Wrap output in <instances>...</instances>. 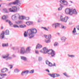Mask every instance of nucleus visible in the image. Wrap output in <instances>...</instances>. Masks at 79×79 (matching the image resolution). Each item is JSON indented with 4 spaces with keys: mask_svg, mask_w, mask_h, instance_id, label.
Here are the masks:
<instances>
[{
    "mask_svg": "<svg viewBox=\"0 0 79 79\" xmlns=\"http://www.w3.org/2000/svg\"><path fill=\"white\" fill-rule=\"evenodd\" d=\"M42 47V46L41 45V44H38L36 46V49H37V48H41Z\"/></svg>",
    "mask_w": 79,
    "mask_h": 79,
    "instance_id": "obj_20",
    "label": "nucleus"
},
{
    "mask_svg": "<svg viewBox=\"0 0 79 79\" xmlns=\"http://www.w3.org/2000/svg\"><path fill=\"white\" fill-rule=\"evenodd\" d=\"M51 41L50 40H45V42L46 43H50Z\"/></svg>",
    "mask_w": 79,
    "mask_h": 79,
    "instance_id": "obj_35",
    "label": "nucleus"
},
{
    "mask_svg": "<svg viewBox=\"0 0 79 79\" xmlns=\"http://www.w3.org/2000/svg\"><path fill=\"white\" fill-rule=\"evenodd\" d=\"M39 61H42V58L41 57H38Z\"/></svg>",
    "mask_w": 79,
    "mask_h": 79,
    "instance_id": "obj_41",
    "label": "nucleus"
},
{
    "mask_svg": "<svg viewBox=\"0 0 79 79\" xmlns=\"http://www.w3.org/2000/svg\"><path fill=\"white\" fill-rule=\"evenodd\" d=\"M2 46L3 47H8V43L6 44H2Z\"/></svg>",
    "mask_w": 79,
    "mask_h": 79,
    "instance_id": "obj_24",
    "label": "nucleus"
},
{
    "mask_svg": "<svg viewBox=\"0 0 79 79\" xmlns=\"http://www.w3.org/2000/svg\"><path fill=\"white\" fill-rule=\"evenodd\" d=\"M8 21V20H6V22H7V21Z\"/></svg>",
    "mask_w": 79,
    "mask_h": 79,
    "instance_id": "obj_63",
    "label": "nucleus"
},
{
    "mask_svg": "<svg viewBox=\"0 0 79 79\" xmlns=\"http://www.w3.org/2000/svg\"><path fill=\"white\" fill-rule=\"evenodd\" d=\"M48 75H49V76L51 77H53V78H55L56 77H59V76H60V74L57 73H48Z\"/></svg>",
    "mask_w": 79,
    "mask_h": 79,
    "instance_id": "obj_7",
    "label": "nucleus"
},
{
    "mask_svg": "<svg viewBox=\"0 0 79 79\" xmlns=\"http://www.w3.org/2000/svg\"><path fill=\"white\" fill-rule=\"evenodd\" d=\"M48 39H51L52 38V35H48Z\"/></svg>",
    "mask_w": 79,
    "mask_h": 79,
    "instance_id": "obj_44",
    "label": "nucleus"
},
{
    "mask_svg": "<svg viewBox=\"0 0 79 79\" xmlns=\"http://www.w3.org/2000/svg\"><path fill=\"white\" fill-rule=\"evenodd\" d=\"M12 11H13V13H16L17 12V10H18V8L16 6H13L12 7Z\"/></svg>",
    "mask_w": 79,
    "mask_h": 79,
    "instance_id": "obj_14",
    "label": "nucleus"
},
{
    "mask_svg": "<svg viewBox=\"0 0 79 79\" xmlns=\"http://www.w3.org/2000/svg\"><path fill=\"white\" fill-rule=\"evenodd\" d=\"M10 56V54L7 53L5 55H2V57L3 59H6V61L12 60L13 57L11 56Z\"/></svg>",
    "mask_w": 79,
    "mask_h": 79,
    "instance_id": "obj_5",
    "label": "nucleus"
},
{
    "mask_svg": "<svg viewBox=\"0 0 79 79\" xmlns=\"http://www.w3.org/2000/svg\"><path fill=\"white\" fill-rule=\"evenodd\" d=\"M16 5L17 7H19L21 6V1L19 0H16L15 2H10L9 4V5Z\"/></svg>",
    "mask_w": 79,
    "mask_h": 79,
    "instance_id": "obj_4",
    "label": "nucleus"
},
{
    "mask_svg": "<svg viewBox=\"0 0 79 79\" xmlns=\"http://www.w3.org/2000/svg\"><path fill=\"white\" fill-rule=\"evenodd\" d=\"M25 19L26 20H29V17H25Z\"/></svg>",
    "mask_w": 79,
    "mask_h": 79,
    "instance_id": "obj_51",
    "label": "nucleus"
},
{
    "mask_svg": "<svg viewBox=\"0 0 79 79\" xmlns=\"http://www.w3.org/2000/svg\"><path fill=\"white\" fill-rule=\"evenodd\" d=\"M42 28H43V29H44L45 30V31H48V29H47V28H46V27H42Z\"/></svg>",
    "mask_w": 79,
    "mask_h": 79,
    "instance_id": "obj_43",
    "label": "nucleus"
},
{
    "mask_svg": "<svg viewBox=\"0 0 79 79\" xmlns=\"http://www.w3.org/2000/svg\"><path fill=\"white\" fill-rule=\"evenodd\" d=\"M8 70L7 69L4 68L2 69H1V73H5V72H6V71H7Z\"/></svg>",
    "mask_w": 79,
    "mask_h": 79,
    "instance_id": "obj_18",
    "label": "nucleus"
},
{
    "mask_svg": "<svg viewBox=\"0 0 79 79\" xmlns=\"http://www.w3.org/2000/svg\"><path fill=\"white\" fill-rule=\"evenodd\" d=\"M55 23H53L52 25V26L53 27H55Z\"/></svg>",
    "mask_w": 79,
    "mask_h": 79,
    "instance_id": "obj_49",
    "label": "nucleus"
},
{
    "mask_svg": "<svg viewBox=\"0 0 79 79\" xmlns=\"http://www.w3.org/2000/svg\"><path fill=\"white\" fill-rule=\"evenodd\" d=\"M3 11H4L5 13H8V10H7L6 8H4L3 9Z\"/></svg>",
    "mask_w": 79,
    "mask_h": 79,
    "instance_id": "obj_27",
    "label": "nucleus"
},
{
    "mask_svg": "<svg viewBox=\"0 0 79 79\" xmlns=\"http://www.w3.org/2000/svg\"><path fill=\"white\" fill-rule=\"evenodd\" d=\"M44 36L46 38V39H48V36H47V35H44Z\"/></svg>",
    "mask_w": 79,
    "mask_h": 79,
    "instance_id": "obj_52",
    "label": "nucleus"
},
{
    "mask_svg": "<svg viewBox=\"0 0 79 79\" xmlns=\"http://www.w3.org/2000/svg\"><path fill=\"white\" fill-rule=\"evenodd\" d=\"M61 27L62 29H65L66 28V27H65L63 25L61 26Z\"/></svg>",
    "mask_w": 79,
    "mask_h": 79,
    "instance_id": "obj_47",
    "label": "nucleus"
},
{
    "mask_svg": "<svg viewBox=\"0 0 79 79\" xmlns=\"http://www.w3.org/2000/svg\"><path fill=\"white\" fill-rule=\"evenodd\" d=\"M23 71L25 73L26 76L27 74H28L29 73V70H26L24 71Z\"/></svg>",
    "mask_w": 79,
    "mask_h": 79,
    "instance_id": "obj_29",
    "label": "nucleus"
},
{
    "mask_svg": "<svg viewBox=\"0 0 79 79\" xmlns=\"http://www.w3.org/2000/svg\"><path fill=\"white\" fill-rule=\"evenodd\" d=\"M2 0H0V2H2Z\"/></svg>",
    "mask_w": 79,
    "mask_h": 79,
    "instance_id": "obj_64",
    "label": "nucleus"
},
{
    "mask_svg": "<svg viewBox=\"0 0 79 79\" xmlns=\"http://www.w3.org/2000/svg\"><path fill=\"white\" fill-rule=\"evenodd\" d=\"M27 33L30 39H31V38L34 37L35 35L34 33H32L31 31H29V30L27 31Z\"/></svg>",
    "mask_w": 79,
    "mask_h": 79,
    "instance_id": "obj_9",
    "label": "nucleus"
},
{
    "mask_svg": "<svg viewBox=\"0 0 79 79\" xmlns=\"http://www.w3.org/2000/svg\"><path fill=\"white\" fill-rule=\"evenodd\" d=\"M20 27L21 28H24V27H26V25H21L20 26Z\"/></svg>",
    "mask_w": 79,
    "mask_h": 79,
    "instance_id": "obj_37",
    "label": "nucleus"
},
{
    "mask_svg": "<svg viewBox=\"0 0 79 79\" xmlns=\"http://www.w3.org/2000/svg\"><path fill=\"white\" fill-rule=\"evenodd\" d=\"M14 72L16 73L19 72V70L17 69H16L14 70Z\"/></svg>",
    "mask_w": 79,
    "mask_h": 79,
    "instance_id": "obj_30",
    "label": "nucleus"
},
{
    "mask_svg": "<svg viewBox=\"0 0 79 79\" xmlns=\"http://www.w3.org/2000/svg\"><path fill=\"white\" fill-rule=\"evenodd\" d=\"M2 75H3V76H6V74H2Z\"/></svg>",
    "mask_w": 79,
    "mask_h": 79,
    "instance_id": "obj_58",
    "label": "nucleus"
},
{
    "mask_svg": "<svg viewBox=\"0 0 79 79\" xmlns=\"http://www.w3.org/2000/svg\"><path fill=\"white\" fill-rule=\"evenodd\" d=\"M77 28L78 31H79V25L77 27Z\"/></svg>",
    "mask_w": 79,
    "mask_h": 79,
    "instance_id": "obj_53",
    "label": "nucleus"
},
{
    "mask_svg": "<svg viewBox=\"0 0 79 79\" xmlns=\"http://www.w3.org/2000/svg\"><path fill=\"white\" fill-rule=\"evenodd\" d=\"M12 56L13 57H14V58H15V57H16V56L15 55V54H13V55H12Z\"/></svg>",
    "mask_w": 79,
    "mask_h": 79,
    "instance_id": "obj_54",
    "label": "nucleus"
},
{
    "mask_svg": "<svg viewBox=\"0 0 79 79\" xmlns=\"http://www.w3.org/2000/svg\"><path fill=\"white\" fill-rule=\"evenodd\" d=\"M38 23H40V21H39V20H38Z\"/></svg>",
    "mask_w": 79,
    "mask_h": 79,
    "instance_id": "obj_61",
    "label": "nucleus"
},
{
    "mask_svg": "<svg viewBox=\"0 0 79 79\" xmlns=\"http://www.w3.org/2000/svg\"><path fill=\"white\" fill-rule=\"evenodd\" d=\"M50 63V62L48 61V60H46V63L47 64H49Z\"/></svg>",
    "mask_w": 79,
    "mask_h": 79,
    "instance_id": "obj_48",
    "label": "nucleus"
},
{
    "mask_svg": "<svg viewBox=\"0 0 79 79\" xmlns=\"http://www.w3.org/2000/svg\"><path fill=\"white\" fill-rule=\"evenodd\" d=\"M4 33L6 35H10V31L8 30H6L4 32Z\"/></svg>",
    "mask_w": 79,
    "mask_h": 79,
    "instance_id": "obj_16",
    "label": "nucleus"
},
{
    "mask_svg": "<svg viewBox=\"0 0 79 79\" xmlns=\"http://www.w3.org/2000/svg\"><path fill=\"white\" fill-rule=\"evenodd\" d=\"M9 10L10 12H11L12 13H13V9L11 8H10L9 9Z\"/></svg>",
    "mask_w": 79,
    "mask_h": 79,
    "instance_id": "obj_38",
    "label": "nucleus"
},
{
    "mask_svg": "<svg viewBox=\"0 0 79 79\" xmlns=\"http://www.w3.org/2000/svg\"><path fill=\"white\" fill-rule=\"evenodd\" d=\"M20 53L21 54H24L25 53H26V49H25V48H24L22 47L21 48Z\"/></svg>",
    "mask_w": 79,
    "mask_h": 79,
    "instance_id": "obj_13",
    "label": "nucleus"
},
{
    "mask_svg": "<svg viewBox=\"0 0 79 79\" xmlns=\"http://www.w3.org/2000/svg\"><path fill=\"white\" fill-rule=\"evenodd\" d=\"M65 13L66 14H68L70 15H72L73 14H74V15L77 14V12L76 11V9H74L73 10L71 9L68 8H67L65 9Z\"/></svg>",
    "mask_w": 79,
    "mask_h": 79,
    "instance_id": "obj_3",
    "label": "nucleus"
},
{
    "mask_svg": "<svg viewBox=\"0 0 79 79\" xmlns=\"http://www.w3.org/2000/svg\"><path fill=\"white\" fill-rule=\"evenodd\" d=\"M73 35H78L79 33H77L76 32V28H74L73 30Z\"/></svg>",
    "mask_w": 79,
    "mask_h": 79,
    "instance_id": "obj_17",
    "label": "nucleus"
},
{
    "mask_svg": "<svg viewBox=\"0 0 79 79\" xmlns=\"http://www.w3.org/2000/svg\"><path fill=\"white\" fill-rule=\"evenodd\" d=\"M9 66H10V69H12V68H13V66L11 64L9 65Z\"/></svg>",
    "mask_w": 79,
    "mask_h": 79,
    "instance_id": "obj_45",
    "label": "nucleus"
},
{
    "mask_svg": "<svg viewBox=\"0 0 79 79\" xmlns=\"http://www.w3.org/2000/svg\"><path fill=\"white\" fill-rule=\"evenodd\" d=\"M21 60H23L25 61H26L27 60V58L24 56H21Z\"/></svg>",
    "mask_w": 79,
    "mask_h": 79,
    "instance_id": "obj_19",
    "label": "nucleus"
},
{
    "mask_svg": "<svg viewBox=\"0 0 79 79\" xmlns=\"http://www.w3.org/2000/svg\"><path fill=\"white\" fill-rule=\"evenodd\" d=\"M12 49H13V50H15V47H13L12 48Z\"/></svg>",
    "mask_w": 79,
    "mask_h": 79,
    "instance_id": "obj_60",
    "label": "nucleus"
},
{
    "mask_svg": "<svg viewBox=\"0 0 79 79\" xmlns=\"http://www.w3.org/2000/svg\"><path fill=\"white\" fill-rule=\"evenodd\" d=\"M3 29V27H1V29Z\"/></svg>",
    "mask_w": 79,
    "mask_h": 79,
    "instance_id": "obj_59",
    "label": "nucleus"
},
{
    "mask_svg": "<svg viewBox=\"0 0 79 79\" xmlns=\"http://www.w3.org/2000/svg\"><path fill=\"white\" fill-rule=\"evenodd\" d=\"M68 19V17H65L64 18H63V16H60V21L62 22H64L65 23H66Z\"/></svg>",
    "mask_w": 79,
    "mask_h": 79,
    "instance_id": "obj_8",
    "label": "nucleus"
},
{
    "mask_svg": "<svg viewBox=\"0 0 79 79\" xmlns=\"http://www.w3.org/2000/svg\"><path fill=\"white\" fill-rule=\"evenodd\" d=\"M32 23H33V22L30 21L27 22L26 23V24H27V25H28V26H29V25H31V24H32Z\"/></svg>",
    "mask_w": 79,
    "mask_h": 79,
    "instance_id": "obj_25",
    "label": "nucleus"
},
{
    "mask_svg": "<svg viewBox=\"0 0 79 79\" xmlns=\"http://www.w3.org/2000/svg\"><path fill=\"white\" fill-rule=\"evenodd\" d=\"M2 78H3V75L0 74V79H2Z\"/></svg>",
    "mask_w": 79,
    "mask_h": 79,
    "instance_id": "obj_40",
    "label": "nucleus"
},
{
    "mask_svg": "<svg viewBox=\"0 0 79 79\" xmlns=\"http://www.w3.org/2000/svg\"><path fill=\"white\" fill-rule=\"evenodd\" d=\"M11 18L13 21H16L18 19H25L26 17L24 16H21L19 14H15L12 16Z\"/></svg>",
    "mask_w": 79,
    "mask_h": 79,
    "instance_id": "obj_1",
    "label": "nucleus"
},
{
    "mask_svg": "<svg viewBox=\"0 0 79 79\" xmlns=\"http://www.w3.org/2000/svg\"><path fill=\"white\" fill-rule=\"evenodd\" d=\"M46 71H47V72H48V73H50V71H49V70H48V69H46Z\"/></svg>",
    "mask_w": 79,
    "mask_h": 79,
    "instance_id": "obj_56",
    "label": "nucleus"
},
{
    "mask_svg": "<svg viewBox=\"0 0 79 79\" xmlns=\"http://www.w3.org/2000/svg\"><path fill=\"white\" fill-rule=\"evenodd\" d=\"M34 73V70L32 69L31 70H30L29 72L30 74H33Z\"/></svg>",
    "mask_w": 79,
    "mask_h": 79,
    "instance_id": "obj_33",
    "label": "nucleus"
},
{
    "mask_svg": "<svg viewBox=\"0 0 79 79\" xmlns=\"http://www.w3.org/2000/svg\"><path fill=\"white\" fill-rule=\"evenodd\" d=\"M63 74L65 76H66V77H69V76L67 75V73H66L65 72L64 73H63Z\"/></svg>",
    "mask_w": 79,
    "mask_h": 79,
    "instance_id": "obj_32",
    "label": "nucleus"
},
{
    "mask_svg": "<svg viewBox=\"0 0 79 79\" xmlns=\"http://www.w3.org/2000/svg\"><path fill=\"white\" fill-rule=\"evenodd\" d=\"M53 66H55V67H56V64L54 63V64H53Z\"/></svg>",
    "mask_w": 79,
    "mask_h": 79,
    "instance_id": "obj_55",
    "label": "nucleus"
},
{
    "mask_svg": "<svg viewBox=\"0 0 79 79\" xmlns=\"http://www.w3.org/2000/svg\"><path fill=\"white\" fill-rule=\"evenodd\" d=\"M35 53L36 54H39V51L37 50H36L35 51Z\"/></svg>",
    "mask_w": 79,
    "mask_h": 79,
    "instance_id": "obj_50",
    "label": "nucleus"
},
{
    "mask_svg": "<svg viewBox=\"0 0 79 79\" xmlns=\"http://www.w3.org/2000/svg\"><path fill=\"white\" fill-rule=\"evenodd\" d=\"M48 53L49 55H51V56L52 57H54L55 56V52L52 49L48 50Z\"/></svg>",
    "mask_w": 79,
    "mask_h": 79,
    "instance_id": "obj_6",
    "label": "nucleus"
},
{
    "mask_svg": "<svg viewBox=\"0 0 79 79\" xmlns=\"http://www.w3.org/2000/svg\"><path fill=\"white\" fill-rule=\"evenodd\" d=\"M31 47L30 46L27 47L26 48V53H30L31 51Z\"/></svg>",
    "mask_w": 79,
    "mask_h": 79,
    "instance_id": "obj_12",
    "label": "nucleus"
},
{
    "mask_svg": "<svg viewBox=\"0 0 79 79\" xmlns=\"http://www.w3.org/2000/svg\"><path fill=\"white\" fill-rule=\"evenodd\" d=\"M13 27H17L18 28H19V27L17 25H14Z\"/></svg>",
    "mask_w": 79,
    "mask_h": 79,
    "instance_id": "obj_42",
    "label": "nucleus"
},
{
    "mask_svg": "<svg viewBox=\"0 0 79 79\" xmlns=\"http://www.w3.org/2000/svg\"><path fill=\"white\" fill-rule=\"evenodd\" d=\"M8 23L10 26H12L13 25V23L11 22L9 20L8 21Z\"/></svg>",
    "mask_w": 79,
    "mask_h": 79,
    "instance_id": "obj_36",
    "label": "nucleus"
},
{
    "mask_svg": "<svg viewBox=\"0 0 79 79\" xmlns=\"http://www.w3.org/2000/svg\"><path fill=\"white\" fill-rule=\"evenodd\" d=\"M68 56L69 58H73L75 57V55H70V54H68Z\"/></svg>",
    "mask_w": 79,
    "mask_h": 79,
    "instance_id": "obj_23",
    "label": "nucleus"
},
{
    "mask_svg": "<svg viewBox=\"0 0 79 79\" xmlns=\"http://www.w3.org/2000/svg\"><path fill=\"white\" fill-rule=\"evenodd\" d=\"M57 34L58 35H60V33H57Z\"/></svg>",
    "mask_w": 79,
    "mask_h": 79,
    "instance_id": "obj_57",
    "label": "nucleus"
},
{
    "mask_svg": "<svg viewBox=\"0 0 79 79\" xmlns=\"http://www.w3.org/2000/svg\"><path fill=\"white\" fill-rule=\"evenodd\" d=\"M15 23L17 24H22V22L21 21H18L15 22Z\"/></svg>",
    "mask_w": 79,
    "mask_h": 79,
    "instance_id": "obj_26",
    "label": "nucleus"
},
{
    "mask_svg": "<svg viewBox=\"0 0 79 79\" xmlns=\"http://www.w3.org/2000/svg\"><path fill=\"white\" fill-rule=\"evenodd\" d=\"M49 66H50L51 67L53 66V64L52 63L50 62L49 64Z\"/></svg>",
    "mask_w": 79,
    "mask_h": 79,
    "instance_id": "obj_46",
    "label": "nucleus"
},
{
    "mask_svg": "<svg viewBox=\"0 0 79 79\" xmlns=\"http://www.w3.org/2000/svg\"><path fill=\"white\" fill-rule=\"evenodd\" d=\"M55 28L56 29L57 27H58V26H59L60 25V24L58 23H55Z\"/></svg>",
    "mask_w": 79,
    "mask_h": 79,
    "instance_id": "obj_28",
    "label": "nucleus"
},
{
    "mask_svg": "<svg viewBox=\"0 0 79 79\" xmlns=\"http://www.w3.org/2000/svg\"><path fill=\"white\" fill-rule=\"evenodd\" d=\"M48 49L46 47H44L43 48V50L40 51V52L42 53L45 54L48 52Z\"/></svg>",
    "mask_w": 79,
    "mask_h": 79,
    "instance_id": "obj_11",
    "label": "nucleus"
},
{
    "mask_svg": "<svg viewBox=\"0 0 79 79\" xmlns=\"http://www.w3.org/2000/svg\"><path fill=\"white\" fill-rule=\"evenodd\" d=\"M60 2L61 3L60 4V7L58 9L59 11L63 9V8L64 7V5L65 6H67L68 5V2L66 0H60Z\"/></svg>",
    "mask_w": 79,
    "mask_h": 79,
    "instance_id": "obj_2",
    "label": "nucleus"
},
{
    "mask_svg": "<svg viewBox=\"0 0 79 79\" xmlns=\"http://www.w3.org/2000/svg\"><path fill=\"white\" fill-rule=\"evenodd\" d=\"M8 18V16L6 15H3L2 17V20H6V18Z\"/></svg>",
    "mask_w": 79,
    "mask_h": 79,
    "instance_id": "obj_22",
    "label": "nucleus"
},
{
    "mask_svg": "<svg viewBox=\"0 0 79 79\" xmlns=\"http://www.w3.org/2000/svg\"><path fill=\"white\" fill-rule=\"evenodd\" d=\"M28 31H30L33 34H36L37 32V30L35 28H32L31 29L28 30Z\"/></svg>",
    "mask_w": 79,
    "mask_h": 79,
    "instance_id": "obj_10",
    "label": "nucleus"
},
{
    "mask_svg": "<svg viewBox=\"0 0 79 79\" xmlns=\"http://www.w3.org/2000/svg\"><path fill=\"white\" fill-rule=\"evenodd\" d=\"M70 2H71V3H73V2L71 1H70Z\"/></svg>",
    "mask_w": 79,
    "mask_h": 79,
    "instance_id": "obj_62",
    "label": "nucleus"
},
{
    "mask_svg": "<svg viewBox=\"0 0 79 79\" xmlns=\"http://www.w3.org/2000/svg\"><path fill=\"white\" fill-rule=\"evenodd\" d=\"M61 39L62 42H64L66 41L67 38L65 37H61Z\"/></svg>",
    "mask_w": 79,
    "mask_h": 79,
    "instance_id": "obj_21",
    "label": "nucleus"
},
{
    "mask_svg": "<svg viewBox=\"0 0 79 79\" xmlns=\"http://www.w3.org/2000/svg\"><path fill=\"white\" fill-rule=\"evenodd\" d=\"M24 37H27V32H26V31H25L24 34Z\"/></svg>",
    "mask_w": 79,
    "mask_h": 79,
    "instance_id": "obj_34",
    "label": "nucleus"
},
{
    "mask_svg": "<svg viewBox=\"0 0 79 79\" xmlns=\"http://www.w3.org/2000/svg\"><path fill=\"white\" fill-rule=\"evenodd\" d=\"M58 45H59L58 43L56 42H55L54 44V47H56V46H58Z\"/></svg>",
    "mask_w": 79,
    "mask_h": 79,
    "instance_id": "obj_31",
    "label": "nucleus"
},
{
    "mask_svg": "<svg viewBox=\"0 0 79 79\" xmlns=\"http://www.w3.org/2000/svg\"><path fill=\"white\" fill-rule=\"evenodd\" d=\"M4 37L5 34L4 33V31H2V33L0 35V39H3Z\"/></svg>",
    "mask_w": 79,
    "mask_h": 79,
    "instance_id": "obj_15",
    "label": "nucleus"
},
{
    "mask_svg": "<svg viewBox=\"0 0 79 79\" xmlns=\"http://www.w3.org/2000/svg\"><path fill=\"white\" fill-rule=\"evenodd\" d=\"M25 74L26 73H25L24 72V71H23L21 73V75L23 76H24L25 75Z\"/></svg>",
    "mask_w": 79,
    "mask_h": 79,
    "instance_id": "obj_39",
    "label": "nucleus"
}]
</instances>
